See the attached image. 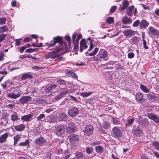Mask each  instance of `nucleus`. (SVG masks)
Returning a JSON list of instances; mask_svg holds the SVG:
<instances>
[{"mask_svg": "<svg viewBox=\"0 0 159 159\" xmlns=\"http://www.w3.org/2000/svg\"><path fill=\"white\" fill-rule=\"evenodd\" d=\"M32 40V39L29 37H27L25 38L24 40V41L25 42H29Z\"/></svg>", "mask_w": 159, "mask_h": 159, "instance_id": "obj_59", "label": "nucleus"}, {"mask_svg": "<svg viewBox=\"0 0 159 159\" xmlns=\"http://www.w3.org/2000/svg\"><path fill=\"white\" fill-rule=\"evenodd\" d=\"M73 43L74 46V48H75V49H76L78 48L79 43L78 41H75L74 42H73Z\"/></svg>", "mask_w": 159, "mask_h": 159, "instance_id": "obj_51", "label": "nucleus"}, {"mask_svg": "<svg viewBox=\"0 0 159 159\" xmlns=\"http://www.w3.org/2000/svg\"><path fill=\"white\" fill-rule=\"evenodd\" d=\"M94 130V128L91 125H87L85 128L84 130H83L85 135L89 136L91 135Z\"/></svg>", "mask_w": 159, "mask_h": 159, "instance_id": "obj_6", "label": "nucleus"}, {"mask_svg": "<svg viewBox=\"0 0 159 159\" xmlns=\"http://www.w3.org/2000/svg\"><path fill=\"white\" fill-rule=\"evenodd\" d=\"M111 135L115 138H119L121 136L122 132L119 128L115 127L112 129Z\"/></svg>", "mask_w": 159, "mask_h": 159, "instance_id": "obj_2", "label": "nucleus"}, {"mask_svg": "<svg viewBox=\"0 0 159 159\" xmlns=\"http://www.w3.org/2000/svg\"><path fill=\"white\" fill-rule=\"evenodd\" d=\"M70 91L69 89H66L60 92V94L57 97L56 99H61L66 94L70 93Z\"/></svg>", "mask_w": 159, "mask_h": 159, "instance_id": "obj_18", "label": "nucleus"}, {"mask_svg": "<svg viewBox=\"0 0 159 159\" xmlns=\"http://www.w3.org/2000/svg\"><path fill=\"white\" fill-rule=\"evenodd\" d=\"M97 56L99 58L107 60L108 57V53L106 51L102 48L100 49Z\"/></svg>", "mask_w": 159, "mask_h": 159, "instance_id": "obj_4", "label": "nucleus"}, {"mask_svg": "<svg viewBox=\"0 0 159 159\" xmlns=\"http://www.w3.org/2000/svg\"><path fill=\"white\" fill-rule=\"evenodd\" d=\"M138 38L135 36L133 38L131 39V42L132 43L134 44L135 43H136L138 41Z\"/></svg>", "mask_w": 159, "mask_h": 159, "instance_id": "obj_49", "label": "nucleus"}, {"mask_svg": "<svg viewBox=\"0 0 159 159\" xmlns=\"http://www.w3.org/2000/svg\"><path fill=\"white\" fill-rule=\"evenodd\" d=\"M134 118L129 119L127 120V123L126 124V126H130L134 122Z\"/></svg>", "mask_w": 159, "mask_h": 159, "instance_id": "obj_39", "label": "nucleus"}, {"mask_svg": "<svg viewBox=\"0 0 159 159\" xmlns=\"http://www.w3.org/2000/svg\"><path fill=\"white\" fill-rule=\"evenodd\" d=\"M51 154L50 153L48 152L46 154V156L45 158V159H51Z\"/></svg>", "mask_w": 159, "mask_h": 159, "instance_id": "obj_56", "label": "nucleus"}, {"mask_svg": "<svg viewBox=\"0 0 159 159\" xmlns=\"http://www.w3.org/2000/svg\"><path fill=\"white\" fill-rule=\"evenodd\" d=\"M138 122L141 127H145L149 124L147 119L146 118L140 117Z\"/></svg>", "mask_w": 159, "mask_h": 159, "instance_id": "obj_11", "label": "nucleus"}, {"mask_svg": "<svg viewBox=\"0 0 159 159\" xmlns=\"http://www.w3.org/2000/svg\"><path fill=\"white\" fill-rule=\"evenodd\" d=\"M56 86L57 85L55 84L51 85V86L47 88L45 90L46 92L48 93H50L51 92V90L52 89L55 88Z\"/></svg>", "mask_w": 159, "mask_h": 159, "instance_id": "obj_32", "label": "nucleus"}, {"mask_svg": "<svg viewBox=\"0 0 159 159\" xmlns=\"http://www.w3.org/2000/svg\"><path fill=\"white\" fill-rule=\"evenodd\" d=\"M141 90L145 93H148L149 92V89L144 85L141 84L140 85Z\"/></svg>", "mask_w": 159, "mask_h": 159, "instance_id": "obj_31", "label": "nucleus"}, {"mask_svg": "<svg viewBox=\"0 0 159 159\" xmlns=\"http://www.w3.org/2000/svg\"><path fill=\"white\" fill-rule=\"evenodd\" d=\"M123 66L121 65L120 64L118 63L116 64V68L117 69H121L123 68Z\"/></svg>", "mask_w": 159, "mask_h": 159, "instance_id": "obj_62", "label": "nucleus"}, {"mask_svg": "<svg viewBox=\"0 0 159 159\" xmlns=\"http://www.w3.org/2000/svg\"><path fill=\"white\" fill-rule=\"evenodd\" d=\"M68 116L65 113H61L59 114L57 117V120L58 121H66L67 120Z\"/></svg>", "mask_w": 159, "mask_h": 159, "instance_id": "obj_12", "label": "nucleus"}, {"mask_svg": "<svg viewBox=\"0 0 159 159\" xmlns=\"http://www.w3.org/2000/svg\"><path fill=\"white\" fill-rule=\"evenodd\" d=\"M143 44L144 48L146 49H148V47L146 45L147 42L146 41L145 39L143 40Z\"/></svg>", "mask_w": 159, "mask_h": 159, "instance_id": "obj_55", "label": "nucleus"}, {"mask_svg": "<svg viewBox=\"0 0 159 159\" xmlns=\"http://www.w3.org/2000/svg\"><path fill=\"white\" fill-rule=\"evenodd\" d=\"M152 145L154 146L157 150H159V142L153 141L152 143Z\"/></svg>", "mask_w": 159, "mask_h": 159, "instance_id": "obj_37", "label": "nucleus"}, {"mask_svg": "<svg viewBox=\"0 0 159 159\" xmlns=\"http://www.w3.org/2000/svg\"><path fill=\"white\" fill-rule=\"evenodd\" d=\"M128 57L129 58L131 59L133 58L134 56V53L132 52L129 53L128 54Z\"/></svg>", "mask_w": 159, "mask_h": 159, "instance_id": "obj_54", "label": "nucleus"}, {"mask_svg": "<svg viewBox=\"0 0 159 159\" xmlns=\"http://www.w3.org/2000/svg\"><path fill=\"white\" fill-rule=\"evenodd\" d=\"M122 5L125 7H127L129 6V2L127 0H125L122 2Z\"/></svg>", "mask_w": 159, "mask_h": 159, "instance_id": "obj_48", "label": "nucleus"}, {"mask_svg": "<svg viewBox=\"0 0 159 159\" xmlns=\"http://www.w3.org/2000/svg\"><path fill=\"white\" fill-rule=\"evenodd\" d=\"M14 140L17 141H18L20 139V136L19 135H17L14 136L13 137Z\"/></svg>", "mask_w": 159, "mask_h": 159, "instance_id": "obj_57", "label": "nucleus"}, {"mask_svg": "<svg viewBox=\"0 0 159 159\" xmlns=\"http://www.w3.org/2000/svg\"><path fill=\"white\" fill-rule=\"evenodd\" d=\"M29 143L30 142L29 140L27 139L25 142L20 143L18 144L20 146H27V148H28L30 146Z\"/></svg>", "mask_w": 159, "mask_h": 159, "instance_id": "obj_29", "label": "nucleus"}, {"mask_svg": "<svg viewBox=\"0 0 159 159\" xmlns=\"http://www.w3.org/2000/svg\"><path fill=\"white\" fill-rule=\"evenodd\" d=\"M141 132L142 131L141 129L139 127H138L133 131L134 134L136 136H140L141 134Z\"/></svg>", "mask_w": 159, "mask_h": 159, "instance_id": "obj_26", "label": "nucleus"}, {"mask_svg": "<svg viewBox=\"0 0 159 159\" xmlns=\"http://www.w3.org/2000/svg\"><path fill=\"white\" fill-rule=\"evenodd\" d=\"M8 134L5 133L2 135L0 138V143H2L6 142V139L8 136Z\"/></svg>", "mask_w": 159, "mask_h": 159, "instance_id": "obj_24", "label": "nucleus"}, {"mask_svg": "<svg viewBox=\"0 0 159 159\" xmlns=\"http://www.w3.org/2000/svg\"><path fill=\"white\" fill-rule=\"evenodd\" d=\"M57 82L60 85H64L66 83L65 80H58Z\"/></svg>", "mask_w": 159, "mask_h": 159, "instance_id": "obj_53", "label": "nucleus"}, {"mask_svg": "<svg viewBox=\"0 0 159 159\" xmlns=\"http://www.w3.org/2000/svg\"><path fill=\"white\" fill-rule=\"evenodd\" d=\"M7 34H2L0 35V43L4 40L5 39Z\"/></svg>", "mask_w": 159, "mask_h": 159, "instance_id": "obj_46", "label": "nucleus"}, {"mask_svg": "<svg viewBox=\"0 0 159 159\" xmlns=\"http://www.w3.org/2000/svg\"><path fill=\"white\" fill-rule=\"evenodd\" d=\"M140 22L139 20H137L135 21L133 24V26L134 27H137L139 25H140Z\"/></svg>", "mask_w": 159, "mask_h": 159, "instance_id": "obj_47", "label": "nucleus"}, {"mask_svg": "<svg viewBox=\"0 0 159 159\" xmlns=\"http://www.w3.org/2000/svg\"><path fill=\"white\" fill-rule=\"evenodd\" d=\"M149 23L145 20H143L140 22L139 27L140 29L146 28L149 25Z\"/></svg>", "mask_w": 159, "mask_h": 159, "instance_id": "obj_20", "label": "nucleus"}, {"mask_svg": "<svg viewBox=\"0 0 159 159\" xmlns=\"http://www.w3.org/2000/svg\"><path fill=\"white\" fill-rule=\"evenodd\" d=\"M46 142V140L42 137H40L39 138L36 139L35 141L36 145L39 146L43 145Z\"/></svg>", "mask_w": 159, "mask_h": 159, "instance_id": "obj_14", "label": "nucleus"}, {"mask_svg": "<svg viewBox=\"0 0 159 159\" xmlns=\"http://www.w3.org/2000/svg\"><path fill=\"white\" fill-rule=\"evenodd\" d=\"M106 22L108 24H111L113 23L114 22V18L110 17L107 18Z\"/></svg>", "mask_w": 159, "mask_h": 159, "instance_id": "obj_35", "label": "nucleus"}, {"mask_svg": "<svg viewBox=\"0 0 159 159\" xmlns=\"http://www.w3.org/2000/svg\"><path fill=\"white\" fill-rule=\"evenodd\" d=\"M92 93V92L82 93H81L80 95L84 97H87L91 95Z\"/></svg>", "mask_w": 159, "mask_h": 159, "instance_id": "obj_42", "label": "nucleus"}, {"mask_svg": "<svg viewBox=\"0 0 159 159\" xmlns=\"http://www.w3.org/2000/svg\"><path fill=\"white\" fill-rule=\"evenodd\" d=\"M11 120L13 121H15L18 120V116L16 112H14V113L11 116Z\"/></svg>", "mask_w": 159, "mask_h": 159, "instance_id": "obj_33", "label": "nucleus"}, {"mask_svg": "<svg viewBox=\"0 0 159 159\" xmlns=\"http://www.w3.org/2000/svg\"><path fill=\"white\" fill-rule=\"evenodd\" d=\"M76 34L75 33L73 34L72 35V39L73 42H74L75 41H76Z\"/></svg>", "mask_w": 159, "mask_h": 159, "instance_id": "obj_63", "label": "nucleus"}, {"mask_svg": "<svg viewBox=\"0 0 159 159\" xmlns=\"http://www.w3.org/2000/svg\"><path fill=\"white\" fill-rule=\"evenodd\" d=\"M22 39H16L15 40L16 43L15 44L16 46H18L20 44V40H22Z\"/></svg>", "mask_w": 159, "mask_h": 159, "instance_id": "obj_52", "label": "nucleus"}, {"mask_svg": "<svg viewBox=\"0 0 159 159\" xmlns=\"http://www.w3.org/2000/svg\"><path fill=\"white\" fill-rule=\"evenodd\" d=\"M75 124L73 123H71L66 126V130L67 133H72L75 131Z\"/></svg>", "mask_w": 159, "mask_h": 159, "instance_id": "obj_9", "label": "nucleus"}, {"mask_svg": "<svg viewBox=\"0 0 159 159\" xmlns=\"http://www.w3.org/2000/svg\"><path fill=\"white\" fill-rule=\"evenodd\" d=\"M35 49H33V48H30L26 49L25 51V52H34V51Z\"/></svg>", "mask_w": 159, "mask_h": 159, "instance_id": "obj_58", "label": "nucleus"}, {"mask_svg": "<svg viewBox=\"0 0 159 159\" xmlns=\"http://www.w3.org/2000/svg\"><path fill=\"white\" fill-rule=\"evenodd\" d=\"M20 96V94L18 93L17 91H14L12 93H9L7 95L8 97L13 99H16Z\"/></svg>", "mask_w": 159, "mask_h": 159, "instance_id": "obj_17", "label": "nucleus"}, {"mask_svg": "<svg viewBox=\"0 0 159 159\" xmlns=\"http://www.w3.org/2000/svg\"><path fill=\"white\" fill-rule=\"evenodd\" d=\"M68 74L70 76L74 78H76L77 77V76L76 74L73 72L70 71L68 72Z\"/></svg>", "mask_w": 159, "mask_h": 159, "instance_id": "obj_40", "label": "nucleus"}, {"mask_svg": "<svg viewBox=\"0 0 159 159\" xmlns=\"http://www.w3.org/2000/svg\"><path fill=\"white\" fill-rule=\"evenodd\" d=\"M134 8V6L133 5L129 7L126 10L127 14L129 16H131L133 15Z\"/></svg>", "mask_w": 159, "mask_h": 159, "instance_id": "obj_23", "label": "nucleus"}, {"mask_svg": "<svg viewBox=\"0 0 159 159\" xmlns=\"http://www.w3.org/2000/svg\"><path fill=\"white\" fill-rule=\"evenodd\" d=\"M83 153L81 152H79L75 155V157L78 159H80L83 157Z\"/></svg>", "mask_w": 159, "mask_h": 159, "instance_id": "obj_44", "label": "nucleus"}, {"mask_svg": "<svg viewBox=\"0 0 159 159\" xmlns=\"http://www.w3.org/2000/svg\"><path fill=\"white\" fill-rule=\"evenodd\" d=\"M135 31L131 29H126L123 32L124 35L126 37H130L135 34Z\"/></svg>", "mask_w": 159, "mask_h": 159, "instance_id": "obj_13", "label": "nucleus"}, {"mask_svg": "<svg viewBox=\"0 0 159 159\" xmlns=\"http://www.w3.org/2000/svg\"><path fill=\"white\" fill-rule=\"evenodd\" d=\"M53 40H54L53 43H48L49 47L54 46L58 43H59L60 44H62L63 43V40L61 37L57 36L54 37Z\"/></svg>", "mask_w": 159, "mask_h": 159, "instance_id": "obj_8", "label": "nucleus"}, {"mask_svg": "<svg viewBox=\"0 0 159 159\" xmlns=\"http://www.w3.org/2000/svg\"><path fill=\"white\" fill-rule=\"evenodd\" d=\"M98 51V48H94L93 51L92 52L90 53H89L88 52L89 51H88V50L87 52H86L85 54H88L90 56H93L97 53Z\"/></svg>", "mask_w": 159, "mask_h": 159, "instance_id": "obj_27", "label": "nucleus"}, {"mask_svg": "<svg viewBox=\"0 0 159 159\" xmlns=\"http://www.w3.org/2000/svg\"><path fill=\"white\" fill-rule=\"evenodd\" d=\"M61 50V48H57L55 50H54L51 52L47 54L45 56V57L46 59H54L55 58L59 57L61 54H58V53Z\"/></svg>", "mask_w": 159, "mask_h": 159, "instance_id": "obj_1", "label": "nucleus"}, {"mask_svg": "<svg viewBox=\"0 0 159 159\" xmlns=\"http://www.w3.org/2000/svg\"><path fill=\"white\" fill-rule=\"evenodd\" d=\"M117 9V7L116 6H113L111 8L110 10L109 11L110 12H112L113 13L114 12L116 11V10Z\"/></svg>", "mask_w": 159, "mask_h": 159, "instance_id": "obj_50", "label": "nucleus"}, {"mask_svg": "<svg viewBox=\"0 0 159 159\" xmlns=\"http://www.w3.org/2000/svg\"><path fill=\"white\" fill-rule=\"evenodd\" d=\"M34 116L33 114H30L27 115H25L21 117V120L25 121H28L30 119L32 118Z\"/></svg>", "mask_w": 159, "mask_h": 159, "instance_id": "obj_21", "label": "nucleus"}, {"mask_svg": "<svg viewBox=\"0 0 159 159\" xmlns=\"http://www.w3.org/2000/svg\"><path fill=\"white\" fill-rule=\"evenodd\" d=\"M8 30V29L6 25H4L0 27V32L3 33L7 31Z\"/></svg>", "mask_w": 159, "mask_h": 159, "instance_id": "obj_34", "label": "nucleus"}, {"mask_svg": "<svg viewBox=\"0 0 159 159\" xmlns=\"http://www.w3.org/2000/svg\"><path fill=\"white\" fill-rule=\"evenodd\" d=\"M45 117V115L42 113L39 116L37 117V119L38 121H39L42 120Z\"/></svg>", "mask_w": 159, "mask_h": 159, "instance_id": "obj_45", "label": "nucleus"}, {"mask_svg": "<svg viewBox=\"0 0 159 159\" xmlns=\"http://www.w3.org/2000/svg\"><path fill=\"white\" fill-rule=\"evenodd\" d=\"M93 149L92 147H87L86 148V152L87 154H89L93 152Z\"/></svg>", "mask_w": 159, "mask_h": 159, "instance_id": "obj_38", "label": "nucleus"}, {"mask_svg": "<svg viewBox=\"0 0 159 159\" xmlns=\"http://www.w3.org/2000/svg\"><path fill=\"white\" fill-rule=\"evenodd\" d=\"M29 100H19V102L20 103L24 104L29 102Z\"/></svg>", "mask_w": 159, "mask_h": 159, "instance_id": "obj_61", "label": "nucleus"}, {"mask_svg": "<svg viewBox=\"0 0 159 159\" xmlns=\"http://www.w3.org/2000/svg\"><path fill=\"white\" fill-rule=\"evenodd\" d=\"M112 121L113 124L115 125H118L120 124V122L115 117L112 119Z\"/></svg>", "mask_w": 159, "mask_h": 159, "instance_id": "obj_41", "label": "nucleus"}, {"mask_svg": "<svg viewBox=\"0 0 159 159\" xmlns=\"http://www.w3.org/2000/svg\"><path fill=\"white\" fill-rule=\"evenodd\" d=\"M135 97L136 99H143V94L142 93L139 92L136 94Z\"/></svg>", "mask_w": 159, "mask_h": 159, "instance_id": "obj_36", "label": "nucleus"}, {"mask_svg": "<svg viewBox=\"0 0 159 159\" xmlns=\"http://www.w3.org/2000/svg\"><path fill=\"white\" fill-rule=\"evenodd\" d=\"M132 20L127 17L124 16L121 19V22L124 24H129L132 23Z\"/></svg>", "mask_w": 159, "mask_h": 159, "instance_id": "obj_19", "label": "nucleus"}, {"mask_svg": "<svg viewBox=\"0 0 159 159\" xmlns=\"http://www.w3.org/2000/svg\"><path fill=\"white\" fill-rule=\"evenodd\" d=\"M96 152L99 153H102L103 151V148L101 145L96 146L95 147Z\"/></svg>", "mask_w": 159, "mask_h": 159, "instance_id": "obj_28", "label": "nucleus"}, {"mask_svg": "<svg viewBox=\"0 0 159 159\" xmlns=\"http://www.w3.org/2000/svg\"><path fill=\"white\" fill-rule=\"evenodd\" d=\"M102 126L105 129H108L110 128V123L107 121H104L102 124Z\"/></svg>", "mask_w": 159, "mask_h": 159, "instance_id": "obj_30", "label": "nucleus"}, {"mask_svg": "<svg viewBox=\"0 0 159 159\" xmlns=\"http://www.w3.org/2000/svg\"><path fill=\"white\" fill-rule=\"evenodd\" d=\"M80 51L81 52H82L83 49H86L88 48L85 39H82L81 40L80 42Z\"/></svg>", "mask_w": 159, "mask_h": 159, "instance_id": "obj_16", "label": "nucleus"}, {"mask_svg": "<svg viewBox=\"0 0 159 159\" xmlns=\"http://www.w3.org/2000/svg\"><path fill=\"white\" fill-rule=\"evenodd\" d=\"M55 133L57 135H61L65 132L64 127L61 125H59L55 127Z\"/></svg>", "mask_w": 159, "mask_h": 159, "instance_id": "obj_3", "label": "nucleus"}, {"mask_svg": "<svg viewBox=\"0 0 159 159\" xmlns=\"http://www.w3.org/2000/svg\"><path fill=\"white\" fill-rule=\"evenodd\" d=\"M79 112V110L77 107H74L70 109L68 111V114L70 117H74L76 116Z\"/></svg>", "mask_w": 159, "mask_h": 159, "instance_id": "obj_5", "label": "nucleus"}, {"mask_svg": "<svg viewBox=\"0 0 159 159\" xmlns=\"http://www.w3.org/2000/svg\"><path fill=\"white\" fill-rule=\"evenodd\" d=\"M148 33L150 35L159 36V31L152 26H150L148 28Z\"/></svg>", "mask_w": 159, "mask_h": 159, "instance_id": "obj_7", "label": "nucleus"}, {"mask_svg": "<svg viewBox=\"0 0 159 159\" xmlns=\"http://www.w3.org/2000/svg\"><path fill=\"white\" fill-rule=\"evenodd\" d=\"M33 78V76L30 74L29 73H26L23 74L20 79L22 80H24L27 79H31Z\"/></svg>", "mask_w": 159, "mask_h": 159, "instance_id": "obj_25", "label": "nucleus"}, {"mask_svg": "<svg viewBox=\"0 0 159 159\" xmlns=\"http://www.w3.org/2000/svg\"><path fill=\"white\" fill-rule=\"evenodd\" d=\"M6 18L3 17L0 18V25H3L6 23Z\"/></svg>", "mask_w": 159, "mask_h": 159, "instance_id": "obj_43", "label": "nucleus"}, {"mask_svg": "<svg viewBox=\"0 0 159 159\" xmlns=\"http://www.w3.org/2000/svg\"><path fill=\"white\" fill-rule=\"evenodd\" d=\"M92 41H90V46L88 50V51H91L93 48V44L91 43Z\"/></svg>", "mask_w": 159, "mask_h": 159, "instance_id": "obj_60", "label": "nucleus"}, {"mask_svg": "<svg viewBox=\"0 0 159 159\" xmlns=\"http://www.w3.org/2000/svg\"><path fill=\"white\" fill-rule=\"evenodd\" d=\"M69 139L71 143L74 144L79 140V136L77 135L72 134L69 137Z\"/></svg>", "mask_w": 159, "mask_h": 159, "instance_id": "obj_10", "label": "nucleus"}, {"mask_svg": "<svg viewBox=\"0 0 159 159\" xmlns=\"http://www.w3.org/2000/svg\"><path fill=\"white\" fill-rule=\"evenodd\" d=\"M14 128L16 131H21L24 129L25 128V126L24 124H21L15 126Z\"/></svg>", "mask_w": 159, "mask_h": 159, "instance_id": "obj_22", "label": "nucleus"}, {"mask_svg": "<svg viewBox=\"0 0 159 159\" xmlns=\"http://www.w3.org/2000/svg\"><path fill=\"white\" fill-rule=\"evenodd\" d=\"M148 117L150 119L153 120L154 122L157 123H159V116L152 113L148 114Z\"/></svg>", "mask_w": 159, "mask_h": 159, "instance_id": "obj_15", "label": "nucleus"}, {"mask_svg": "<svg viewBox=\"0 0 159 159\" xmlns=\"http://www.w3.org/2000/svg\"><path fill=\"white\" fill-rule=\"evenodd\" d=\"M141 159H148V157L145 155L143 154L141 156Z\"/></svg>", "mask_w": 159, "mask_h": 159, "instance_id": "obj_64", "label": "nucleus"}]
</instances>
